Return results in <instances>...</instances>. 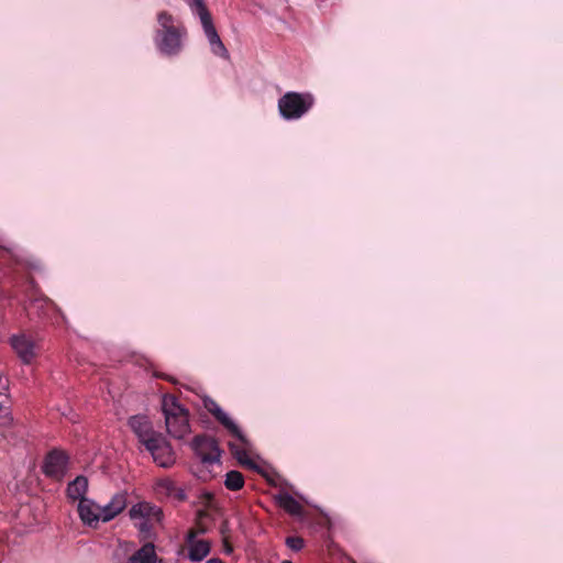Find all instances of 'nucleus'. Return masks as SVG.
Returning <instances> with one entry per match:
<instances>
[{
  "label": "nucleus",
  "instance_id": "1",
  "mask_svg": "<svg viewBox=\"0 0 563 563\" xmlns=\"http://www.w3.org/2000/svg\"><path fill=\"white\" fill-rule=\"evenodd\" d=\"M126 507V497L123 493L115 494L111 500L99 506L90 499H81L78 504V514L81 521L90 527L99 521H110Z\"/></svg>",
  "mask_w": 563,
  "mask_h": 563
},
{
  "label": "nucleus",
  "instance_id": "2",
  "mask_svg": "<svg viewBox=\"0 0 563 563\" xmlns=\"http://www.w3.org/2000/svg\"><path fill=\"white\" fill-rule=\"evenodd\" d=\"M158 30L156 31L155 42L158 49L166 55H175L181 48V36L184 31L174 25L173 16L166 12L157 14Z\"/></svg>",
  "mask_w": 563,
  "mask_h": 563
},
{
  "label": "nucleus",
  "instance_id": "3",
  "mask_svg": "<svg viewBox=\"0 0 563 563\" xmlns=\"http://www.w3.org/2000/svg\"><path fill=\"white\" fill-rule=\"evenodd\" d=\"M162 409L165 416L167 432L176 439L186 437L190 431L188 410L174 396H164Z\"/></svg>",
  "mask_w": 563,
  "mask_h": 563
},
{
  "label": "nucleus",
  "instance_id": "4",
  "mask_svg": "<svg viewBox=\"0 0 563 563\" xmlns=\"http://www.w3.org/2000/svg\"><path fill=\"white\" fill-rule=\"evenodd\" d=\"M314 98L311 93L286 92L278 100V110L285 120H298L313 106Z\"/></svg>",
  "mask_w": 563,
  "mask_h": 563
},
{
  "label": "nucleus",
  "instance_id": "5",
  "mask_svg": "<svg viewBox=\"0 0 563 563\" xmlns=\"http://www.w3.org/2000/svg\"><path fill=\"white\" fill-rule=\"evenodd\" d=\"M191 9L199 15L205 34L211 46V51L221 57H229L228 49L222 43L212 22L211 14L209 13L203 0H192L190 3Z\"/></svg>",
  "mask_w": 563,
  "mask_h": 563
},
{
  "label": "nucleus",
  "instance_id": "6",
  "mask_svg": "<svg viewBox=\"0 0 563 563\" xmlns=\"http://www.w3.org/2000/svg\"><path fill=\"white\" fill-rule=\"evenodd\" d=\"M129 514L132 520L139 521L136 526L142 532L150 531L152 521L159 522L162 520V510L147 501L133 505Z\"/></svg>",
  "mask_w": 563,
  "mask_h": 563
},
{
  "label": "nucleus",
  "instance_id": "7",
  "mask_svg": "<svg viewBox=\"0 0 563 563\" xmlns=\"http://www.w3.org/2000/svg\"><path fill=\"white\" fill-rule=\"evenodd\" d=\"M191 445L203 465L212 466L219 464L221 452L213 438L198 435L192 440Z\"/></svg>",
  "mask_w": 563,
  "mask_h": 563
},
{
  "label": "nucleus",
  "instance_id": "8",
  "mask_svg": "<svg viewBox=\"0 0 563 563\" xmlns=\"http://www.w3.org/2000/svg\"><path fill=\"white\" fill-rule=\"evenodd\" d=\"M151 452L153 460L162 467H169L175 463V454L170 444L161 434L145 445Z\"/></svg>",
  "mask_w": 563,
  "mask_h": 563
},
{
  "label": "nucleus",
  "instance_id": "9",
  "mask_svg": "<svg viewBox=\"0 0 563 563\" xmlns=\"http://www.w3.org/2000/svg\"><path fill=\"white\" fill-rule=\"evenodd\" d=\"M229 431L234 437V440L229 442V448L233 456L239 461L240 464L254 467L255 465L249 456V451L251 448L250 441L245 438L236 423L235 430Z\"/></svg>",
  "mask_w": 563,
  "mask_h": 563
},
{
  "label": "nucleus",
  "instance_id": "10",
  "mask_svg": "<svg viewBox=\"0 0 563 563\" xmlns=\"http://www.w3.org/2000/svg\"><path fill=\"white\" fill-rule=\"evenodd\" d=\"M11 347L24 364H31L36 357V345L25 334H14L10 338Z\"/></svg>",
  "mask_w": 563,
  "mask_h": 563
},
{
  "label": "nucleus",
  "instance_id": "11",
  "mask_svg": "<svg viewBox=\"0 0 563 563\" xmlns=\"http://www.w3.org/2000/svg\"><path fill=\"white\" fill-rule=\"evenodd\" d=\"M129 426L140 442L147 445L150 441L157 438L159 434L153 430L150 419L145 416H133L129 419Z\"/></svg>",
  "mask_w": 563,
  "mask_h": 563
},
{
  "label": "nucleus",
  "instance_id": "12",
  "mask_svg": "<svg viewBox=\"0 0 563 563\" xmlns=\"http://www.w3.org/2000/svg\"><path fill=\"white\" fill-rule=\"evenodd\" d=\"M67 456L63 451L49 452L44 461L43 472L51 477L60 478L66 471Z\"/></svg>",
  "mask_w": 563,
  "mask_h": 563
},
{
  "label": "nucleus",
  "instance_id": "13",
  "mask_svg": "<svg viewBox=\"0 0 563 563\" xmlns=\"http://www.w3.org/2000/svg\"><path fill=\"white\" fill-rule=\"evenodd\" d=\"M203 407L228 430H235V422L224 412L216 400L210 397L202 399Z\"/></svg>",
  "mask_w": 563,
  "mask_h": 563
},
{
  "label": "nucleus",
  "instance_id": "14",
  "mask_svg": "<svg viewBox=\"0 0 563 563\" xmlns=\"http://www.w3.org/2000/svg\"><path fill=\"white\" fill-rule=\"evenodd\" d=\"M189 559L191 561H201L203 560L210 552V545L205 540H194L195 533L189 532Z\"/></svg>",
  "mask_w": 563,
  "mask_h": 563
},
{
  "label": "nucleus",
  "instance_id": "15",
  "mask_svg": "<svg viewBox=\"0 0 563 563\" xmlns=\"http://www.w3.org/2000/svg\"><path fill=\"white\" fill-rule=\"evenodd\" d=\"M278 505L291 516H301L303 508L301 504L296 500L288 493H280L276 496Z\"/></svg>",
  "mask_w": 563,
  "mask_h": 563
},
{
  "label": "nucleus",
  "instance_id": "16",
  "mask_svg": "<svg viewBox=\"0 0 563 563\" xmlns=\"http://www.w3.org/2000/svg\"><path fill=\"white\" fill-rule=\"evenodd\" d=\"M88 481L84 476H77L67 487V496L73 500L86 499L85 494L87 493Z\"/></svg>",
  "mask_w": 563,
  "mask_h": 563
},
{
  "label": "nucleus",
  "instance_id": "17",
  "mask_svg": "<svg viewBox=\"0 0 563 563\" xmlns=\"http://www.w3.org/2000/svg\"><path fill=\"white\" fill-rule=\"evenodd\" d=\"M155 548L152 543H146L129 559L128 563H155Z\"/></svg>",
  "mask_w": 563,
  "mask_h": 563
},
{
  "label": "nucleus",
  "instance_id": "18",
  "mask_svg": "<svg viewBox=\"0 0 563 563\" xmlns=\"http://www.w3.org/2000/svg\"><path fill=\"white\" fill-rule=\"evenodd\" d=\"M224 485L230 490H239L244 486V477L238 471H230L225 475Z\"/></svg>",
  "mask_w": 563,
  "mask_h": 563
},
{
  "label": "nucleus",
  "instance_id": "19",
  "mask_svg": "<svg viewBox=\"0 0 563 563\" xmlns=\"http://www.w3.org/2000/svg\"><path fill=\"white\" fill-rule=\"evenodd\" d=\"M286 544L295 551H299L303 547V540L299 537H289L286 540Z\"/></svg>",
  "mask_w": 563,
  "mask_h": 563
},
{
  "label": "nucleus",
  "instance_id": "20",
  "mask_svg": "<svg viewBox=\"0 0 563 563\" xmlns=\"http://www.w3.org/2000/svg\"><path fill=\"white\" fill-rule=\"evenodd\" d=\"M206 563H223V562L219 559H211V560L207 561Z\"/></svg>",
  "mask_w": 563,
  "mask_h": 563
}]
</instances>
